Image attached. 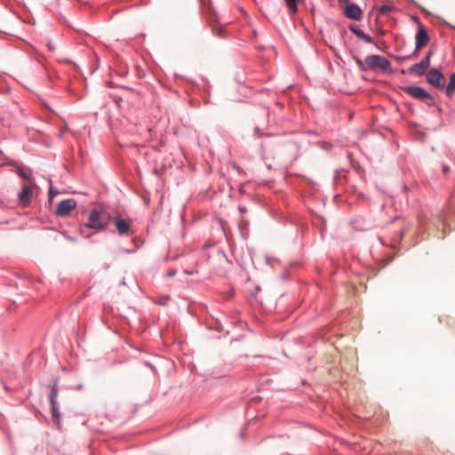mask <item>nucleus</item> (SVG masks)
I'll return each instance as SVG.
<instances>
[{
    "instance_id": "obj_20",
    "label": "nucleus",
    "mask_w": 455,
    "mask_h": 455,
    "mask_svg": "<svg viewBox=\"0 0 455 455\" xmlns=\"http://www.w3.org/2000/svg\"><path fill=\"white\" fill-rule=\"evenodd\" d=\"M339 4H347L350 0H338Z\"/></svg>"
},
{
    "instance_id": "obj_11",
    "label": "nucleus",
    "mask_w": 455,
    "mask_h": 455,
    "mask_svg": "<svg viewBox=\"0 0 455 455\" xmlns=\"http://www.w3.org/2000/svg\"><path fill=\"white\" fill-rule=\"evenodd\" d=\"M115 226L120 235L127 234L130 230V221L122 218L115 219Z\"/></svg>"
},
{
    "instance_id": "obj_9",
    "label": "nucleus",
    "mask_w": 455,
    "mask_h": 455,
    "mask_svg": "<svg viewBox=\"0 0 455 455\" xmlns=\"http://www.w3.org/2000/svg\"><path fill=\"white\" fill-rule=\"evenodd\" d=\"M432 54L433 52L429 51L420 62L416 63L410 68V72L418 76L423 75L429 67Z\"/></svg>"
},
{
    "instance_id": "obj_16",
    "label": "nucleus",
    "mask_w": 455,
    "mask_h": 455,
    "mask_svg": "<svg viewBox=\"0 0 455 455\" xmlns=\"http://www.w3.org/2000/svg\"><path fill=\"white\" fill-rule=\"evenodd\" d=\"M17 172H18L19 176L20 178H22L23 180H29V175L27 174V172H25V170L22 167H19Z\"/></svg>"
},
{
    "instance_id": "obj_5",
    "label": "nucleus",
    "mask_w": 455,
    "mask_h": 455,
    "mask_svg": "<svg viewBox=\"0 0 455 455\" xmlns=\"http://www.w3.org/2000/svg\"><path fill=\"white\" fill-rule=\"evenodd\" d=\"M427 82L437 89H443L445 84L444 76L436 68H431L427 73Z\"/></svg>"
},
{
    "instance_id": "obj_8",
    "label": "nucleus",
    "mask_w": 455,
    "mask_h": 455,
    "mask_svg": "<svg viewBox=\"0 0 455 455\" xmlns=\"http://www.w3.org/2000/svg\"><path fill=\"white\" fill-rule=\"evenodd\" d=\"M344 15L347 19L359 21L363 18V11L357 4L348 2L344 8Z\"/></svg>"
},
{
    "instance_id": "obj_6",
    "label": "nucleus",
    "mask_w": 455,
    "mask_h": 455,
    "mask_svg": "<svg viewBox=\"0 0 455 455\" xmlns=\"http://www.w3.org/2000/svg\"><path fill=\"white\" fill-rule=\"evenodd\" d=\"M33 188L34 185L28 183H26L22 186L21 191L18 195V199L20 205L26 207L31 203Z\"/></svg>"
},
{
    "instance_id": "obj_19",
    "label": "nucleus",
    "mask_w": 455,
    "mask_h": 455,
    "mask_svg": "<svg viewBox=\"0 0 455 455\" xmlns=\"http://www.w3.org/2000/svg\"><path fill=\"white\" fill-rule=\"evenodd\" d=\"M443 171L444 173H446L449 171V167L447 165L443 166Z\"/></svg>"
},
{
    "instance_id": "obj_18",
    "label": "nucleus",
    "mask_w": 455,
    "mask_h": 455,
    "mask_svg": "<svg viewBox=\"0 0 455 455\" xmlns=\"http://www.w3.org/2000/svg\"><path fill=\"white\" fill-rule=\"evenodd\" d=\"M58 194V192H54L53 189H52V187L51 186L50 187V189H49V197L50 198H52L53 196H55L56 195Z\"/></svg>"
},
{
    "instance_id": "obj_12",
    "label": "nucleus",
    "mask_w": 455,
    "mask_h": 455,
    "mask_svg": "<svg viewBox=\"0 0 455 455\" xmlns=\"http://www.w3.org/2000/svg\"><path fill=\"white\" fill-rule=\"evenodd\" d=\"M349 29L355 34L359 38H361L362 40H363L364 42L366 43H372V38L365 34L362 29H360L357 26H350L349 27Z\"/></svg>"
},
{
    "instance_id": "obj_13",
    "label": "nucleus",
    "mask_w": 455,
    "mask_h": 455,
    "mask_svg": "<svg viewBox=\"0 0 455 455\" xmlns=\"http://www.w3.org/2000/svg\"><path fill=\"white\" fill-rule=\"evenodd\" d=\"M445 92L448 97H451L455 93V74L450 76L449 83L445 87Z\"/></svg>"
},
{
    "instance_id": "obj_3",
    "label": "nucleus",
    "mask_w": 455,
    "mask_h": 455,
    "mask_svg": "<svg viewBox=\"0 0 455 455\" xmlns=\"http://www.w3.org/2000/svg\"><path fill=\"white\" fill-rule=\"evenodd\" d=\"M403 91L415 99L426 102L428 106L434 104L433 97L423 88L419 86H405Z\"/></svg>"
},
{
    "instance_id": "obj_21",
    "label": "nucleus",
    "mask_w": 455,
    "mask_h": 455,
    "mask_svg": "<svg viewBox=\"0 0 455 455\" xmlns=\"http://www.w3.org/2000/svg\"><path fill=\"white\" fill-rule=\"evenodd\" d=\"M48 47H49V49H50V50H52H52H54V47H53L52 45H51V44H49V45H48Z\"/></svg>"
},
{
    "instance_id": "obj_7",
    "label": "nucleus",
    "mask_w": 455,
    "mask_h": 455,
    "mask_svg": "<svg viewBox=\"0 0 455 455\" xmlns=\"http://www.w3.org/2000/svg\"><path fill=\"white\" fill-rule=\"evenodd\" d=\"M76 207V202L74 199H66L60 202L56 206V214L65 217Z\"/></svg>"
},
{
    "instance_id": "obj_4",
    "label": "nucleus",
    "mask_w": 455,
    "mask_h": 455,
    "mask_svg": "<svg viewBox=\"0 0 455 455\" xmlns=\"http://www.w3.org/2000/svg\"><path fill=\"white\" fill-rule=\"evenodd\" d=\"M208 22L212 28V32L213 35L220 38L228 37L225 27L218 22L215 12L210 7L208 13Z\"/></svg>"
},
{
    "instance_id": "obj_15",
    "label": "nucleus",
    "mask_w": 455,
    "mask_h": 455,
    "mask_svg": "<svg viewBox=\"0 0 455 455\" xmlns=\"http://www.w3.org/2000/svg\"><path fill=\"white\" fill-rule=\"evenodd\" d=\"M57 395H58V390H57V387H53L51 390V394H50V402L51 403H57Z\"/></svg>"
},
{
    "instance_id": "obj_24",
    "label": "nucleus",
    "mask_w": 455,
    "mask_h": 455,
    "mask_svg": "<svg viewBox=\"0 0 455 455\" xmlns=\"http://www.w3.org/2000/svg\"><path fill=\"white\" fill-rule=\"evenodd\" d=\"M328 1H329L330 3H332V2H333V0H328Z\"/></svg>"
},
{
    "instance_id": "obj_22",
    "label": "nucleus",
    "mask_w": 455,
    "mask_h": 455,
    "mask_svg": "<svg viewBox=\"0 0 455 455\" xmlns=\"http://www.w3.org/2000/svg\"><path fill=\"white\" fill-rule=\"evenodd\" d=\"M358 65H359L360 67H362L363 62H362L361 60H358Z\"/></svg>"
},
{
    "instance_id": "obj_17",
    "label": "nucleus",
    "mask_w": 455,
    "mask_h": 455,
    "mask_svg": "<svg viewBox=\"0 0 455 455\" xmlns=\"http://www.w3.org/2000/svg\"><path fill=\"white\" fill-rule=\"evenodd\" d=\"M389 10H390V7H389V6H387V5H382V6L380 7V10H379V11H380V12H381V13H386V12H387Z\"/></svg>"
},
{
    "instance_id": "obj_2",
    "label": "nucleus",
    "mask_w": 455,
    "mask_h": 455,
    "mask_svg": "<svg viewBox=\"0 0 455 455\" xmlns=\"http://www.w3.org/2000/svg\"><path fill=\"white\" fill-rule=\"evenodd\" d=\"M365 65L370 69H380L382 71H391V63L385 57L379 55H369L364 60Z\"/></svg>"
},
{
    "instance_id": "obj_10",
    "label": "nucleus",
    "mask_w": 455,
    "mask_h": 455,
    "mask_svg": "<svg viewBox=\"0 0 455 455\" xmlns=\"http://www.w3.org/2000/svg\"><path fill=\"white\" fill-rule=\"evenodd\" d=\"M416 50H420L422 47L426 46L429 42V36L427 29L422 24L419 25V30L416 34Z\"/></svg>"
},
{
    "instance_id": "obj_23",
    "label": "nucleus",
    "mask_w": 455,
    "mask_h": 455,
    "mask_svg": "<svg viewBox=\"0 0 455 455\" xmlns=\"http://www.w3.org/2000/svg\"><path fill=\"white\" fill-rule=\"evenodd\" d=\"M168 275H170V276L174 275V272L173 273H169Z\"/></svg>"
},
{
    "instance_id": "obj_1",
    "label": "nucleus",
    "mask_w": 455,
    "mask_h": 455,
    "mask_svg": "<svg viewBox=\"0 0 455 455\" xmlns=\"http://www.w3.org/2000/svg\"><path fill=\"white\" fill-rule=\"evenodd\" d=\"M110 220V214L105 210L94 209L91 212L88 222L81 228V234L85 237H90L89 229L100 231L104 229Z\"/></svg>"
},
{
    "instance_id": "obj_14",
    "label": "nucleus",
    "mask_w": 455,
    "mask_h": 455,
    "mask_svg": "<svg viewBox=\"0 0 455 455\" xmlns=\"http://www.w3.org/2000/svg\"><path fill=\"white\" fill-rule=\"evenodd\" d=\"M51 409H52V421L55 424L59 425L60 424V411H59L58 407H57V403H51Z\"/></svg>"
}]
</instances>
